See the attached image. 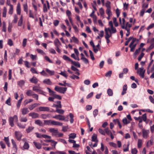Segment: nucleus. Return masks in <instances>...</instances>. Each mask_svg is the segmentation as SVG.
I'll use <instances>...</instances> for the list:
<instances>
[{"label": "nucleus", "instance_id": "obj_58", "mask_svg": "<svg viewBox=\"0 0 154 154\" xmlns=\"http://www.w3.org/2000/svg\"><path fill=\"white\" fill-rule=\"evenodd\" d=\"M89 52L90 53V56L92 60H95V58L91 50H89Z\"/></svg>", "mask_w": 154, "mask_h": 154}, {"label": "nucleus", "instance_id": "obj_27", "mask_svg": "<svg viewBox=\"0 0 154 154\" xmlns=\"http://www.w3.org/2000/svg\"><path fill=\"white\" fill-rule=\"evenodd\" d=\"M29 56L32 60H36L37 59V57L36 55H33L32 54H31L29 55Z\"/></svg>", "mask_w": 154, "mask_h": 154}, {"label": "nucleus", "instance_id": "obj_45", "mask_svg": "<svg viewBox=\"0 0 154 154\" xmlns=\"http://www.w3.org/2000/svg\"><path fill=\"white\" fill-rule=\"evenodd\" d=\"M20 121L22 122H26L27 121V119L26 117H21L20 119Z\"/></svg>", "mask_w": 154, "mask_h": 154}, {"label": "nucleus", "instance_id": "obj_26", "mask_svg": "<svg viewBox=\"0 0 154 154\" xmlns=\"http://www.w3.org/2000/svg\"><path fill=\"white\" fill-rule=\"evenodd\" d=\"M46 71L50 75H54V71L48 69H46Z\"/></svg>", "mask_w": 154, "mask_h": 154}, {"label": "nucleus", "instance_id": "obj_7", "mask_svg": "<svg viewBox=\"0 0 154 154\" xmlns=\"http://www.w3.org/2000/svg\"><path fill=\"white\" fill-rule=\"evenodd\" d=\"M29 115L33 119L38 118L39 117V114L35 112L30 113L29 114Z\"/></svg>", "mask_w": 154, "mask_h": 154}, {"label": "nucleus", "instance_id": "obj_39", "mask_svg": "<svg viewBox=\"0 0 154 154\" xmlns=\"http://www.w3.org/2000/svg\"><path fill=\"white\" fill-rule=\"evenodd\" d=\"M113 21L115 26L116 27H117L119 25V24L117 22L116 18L115 17H113Z\"/></svg>", "mask_w": 154, "mask_h": 154}, {"label": "nucleus", "instance_id": "obj_48", "mask_svg": "<svg viewBox=\"0 0 154 154\" xmlns=\"http://www.w3.org/2000/svg\"><path fill=\"white\" fill-rule=\"evenodd\" d=\"M11 140V143L12 145L13 146V148H15L16 149H17V146L16 145V142L14 141V140L13 139H12Z\"/></svg>", "mask_w": 154, "mask_h": 154}, {"label": "nucleus", "instance_id": "obj_1", "mask_svg": "<svg viewBox=\"0 0 154 154\" xmlns=\"http://www.w3.org/2000/svg\"><path fill=\"white\" fill-rule=\"evenodd\" d=\"M14 121L17 122L18 121V117L16 115H14L13 117H10L9 118V124L11 127H13L14 125Z\"/></svg>", "mask_w": 154, "mask_h": 154}, {"label": "nucleus", "instance_id": "obj_37", "mask_svg": "<svg viewBox=\"0 0 154 154\" xmlns=\"http://www.w3.org/2000/svg\"><path fill=\"white\" fill-rule=\"evenodd\" d=\"M136 41L138 42L139 41V40L135 38H133L131 42L129 44V47H130L131 45H133L134 44L135 42Z\"/></svg>", "mask_w": 154, "mask_h": 154}, {"label": "nucleus", "instance_id": "obj_21", "mask_svg": "<svg viewBox=\"0 0 154 154\" xmlns=\"http://www.w3.org/2000/svg\"><path fill=\"white\" fill-rule=\"evenodd\" d=\"M47 89H48L49 93H50V95L54 97V95L56 93L51 90L49 88H47Z\"/></svg>", "mask_w": 154, "mask_h": 154}, {"label": "nucleus", "instance_id": "obj_12", "mask_svg": "<svg viewBox=\"0 0 154 154\" xmlns=\"http://www.w3.org/2000/svg\"><path fill=\"white\" fill-rule=\"evenodd\" d=\"M71 68L72 70L75 72V74L78 75H79L80 73L79 72V71L78 69L73 66H71Z\"/></svg>", "mask_w": 154, "mask_h": 154}, {"label": "nucleus", "instance_id": "obj_28", "mask_svg": "<svg viewBox=\"0 0 154 154\" xmlns=\"http://www.w3.org/2000/svg\"><path fill=\"white\" fill-rule=\"evenodd\" d=\"M142 140L140 139H139L137 142V147L139 148H140L142 147Z\"/></svg>", "mask_w": 154, "mask_h": 154}, {"label": "nucleus", "instance_id": "obj_64", "mask_svg": "<svg viewBox=\"0 0 154 154\" xmlns=\"http://www.w3.org/2000/svg\"><path fill=\"white\" fill-rule=\"evenodd\" d=\"M98 110L97 109H95L93 112V114L94 117H95L98 114Z\"/></svg>", "mask_w": 154, "mask_h": 154}, {"label": "nucleus", "instance_id": "obj_24", "mask_svg": "<svg viewBox=\"0 0 154 154\" xmlns=\"http://www.w3.org/2000/svg\"><path fill=\"white\" fill-rule=\"evenodd\" d=\"M33 143L37 148L38 149L41 148V145L40 143H38L36 142H34Z\"/></svg>", "mask_w": 154, "mask_h": 154}, {"label": "nucleus", "instance_id": "obj_63", "mask_svg": "<svg viewBox=\"0 0 154 154\" xmlns=\"http://www.w3.org/2000/svg\"><path fill=\"white\" fill-rule=\"evenodd\" d=\"M0 145L3 149L5 148V145L3 141H1L0 142Z\"/></svg>", "mask_w": 154, "mask_h": 154}, {"label": "nucleus", "instance_id": "obj_52", "mask_svg": "<svg viewBox=\"0 0 154 154\" xmlns=\"http://www.w3.org/2000/svg\"><path fill=\"white\" fill-rule=\"evenodd\" d=\"M138 151L136 148L132 149L131 150V153L132 154H137Z\"/></svg>", "mask_w": 154, "mask_h": 154}, {"label": "nucleus", "instance_id": "obj_56", "mask_svg": "<svg viewBox=\"0 0 154 154\" xmlns=\"http://www.w3.org/2000/svg\"><path fill=\"white\" fill-rule=\"evenodd\" d=\"M23 7L24 11L27 13L28 11V6L26 3L23 5Z\"/></svg>", "mask_w": 154, "mask_h": 154}, {"label": "nucleus", "instance_id": "obj_16", "mask_svg": "<svg viewBox=\"0 0 154 154\" xmlns=\"http://www.w3.org/2000/svg\"><path fill=\"white\" fill-rule=\"evenodd\" d=\"M21 112L23 115H25L28 113L29 111L27 108H25L22 109Z\"/></svg>", "mask_w": 154, "mask_h": 154}, {"label": "nucleus", "instance_id": "obj_25", "mask_svg": "<svg viewBox=\"0 0 154 154\" xmlns=\"http://www.w3.org/2000/svg\"><path fill=\"white\" fill-rule=\"evenodd\" d=\"M35 123L40 126H43V123L42 122L39 120H37L35 121Z\"/></svg>", "mask_w": 154, "mask_h": 154}, {"label": "nucleus", "instance_id": "obj_33", "mask_svg": "<svg viewBox=\"0 0 154 154\" xmlns=\"http://www.w3.org/2000/svg\"><path fill=\"white\" fill-rule=\"evenodd\" d=\"M105 134L106 133L107 135H109L111 134V131L109 130V129L108 128H106L104 129Z\"/></svg>", "mask_w": 154, "mask_h": 154}, {"label": "nucleus", "instance_id": "obj_29", "mask_svg": "<svg viewBox=\"0 0 154 154\" xmlns=\"http://www.w3.org/2000/svg\"><path fill=\"white\" fill-rule=\"evenodd\" d=\"M23 16L22 15H21L20 19L19 20L18 23V25L19 26H21L23 23Z\"/></svg>", "mask_w": 154, "mask_h": 154}, {"label": "nucleus", "instance_id": "obj_49", "mask_svg": "<svg viewBox=\"0 0 154 154\" xmlns=\"http://www.w3.org/2000/svg\"><path fill=\"white\" fill-rule=\"evenodd\" d=\"M56 111L57 113L61 114H63L64 112V110L58 109H57Z\"/></svg>", "mask_w": 154, "mask_h": 154}, {"label": "nucleus", "instance_id": "obj_57", "mask_svg": "<svg viewBox=\"0 0 154 154\" xmlns=\"http://www.w3.org/2000/svg\"><path fill=\"white\" fill-rule=\"evenodd\" d=\"M13 12V6H11V7H10V8L9 10L8 13L11 15L12 14Z\"/></svg>", "mask_w": 154, "mask_h": 154}, {"label": "nucleus", "instance_id": "obj_60", "mask_svg": "<svg viewBox=\"0 0 154 154\" xmlns=\"http://www.w3.org/2000/svg\"><path fill=\"white\" fill-rule=\"evenodd\" d=\"M98 131L101 134L104 135H105V133L104 130H103L101 128H99L98 130Z\"/></svg>", "mask_w": 154, "mask_h": 154}, {"label": "nucleus", "instance_id": "obj_51", "mask_svg": "<svg viewBox=\"0 0 154 154\" xmlns=\"http://www.w3.org/2000/svg\"><path fill=\"white\" fill-rule=\"evenodd\" d=\"M17 125L20 128H25V125H22L21 123L17 122Z\"/></svg>", "mask_w": 154, "mask_h": 154}, {"label": "nucleus", "instance_id": "obj_31", "mask_svg": "<svg viewBox=\"0 0 154 154\" xmlns=\"http://www.w3.org/2000/svg\"><path fill=\"white\" fill-rule=\"evenodd\" d=\"M141 118L143 120L144 122H145L146 123H148V122L146 121V119H147V117H146V114L145 113L144 114H143L142 117Z\"/></svg>", "mask_w": 154, "mask_h": 154}, {"label": "nucleus", "instance_id": "obj_53", "mask_svg": "<svg viewBox=\"0 0 154 154\" xmlns=\"http://www.w3.org/2000/svg\"><path fill=\"white\" fill-rule=\"evenodd\" d=\"M134 119L136 120H139V123H141L142 122L143 120L141 117H134Z\"/></svg>", "mask_w": 154, "mask_h": 154}, {"label": "nucleus", "instance_id": "obj_23", "mask_svg": "<svg viewBox=\"0 0 154 154\" xmlns=\"http://www.w3.org/2000/svg\"><path fill=\"white\" fill-rule=\"evenodd\" d=\"M153 139H151L149 140L146 143V147H148L152 145L153 144Z\"/></svg>", "mask_w": 154, "mask_h": 154}, {"label": "nucleus", "instance_id": "obj_5", "mask_svg": "<svg viewBox=\"0 0 154 154\" xmlns=\"http://www.w3.org/2000/svg\"><path fill=\"white\" fill-rule=\"evenodd\" d=\"M53 118L57 119L62 121L64 120L65 119L64 116L60 115H56L54 116H53Z\"/></svg>", "mask_w": 154, "mask_h": 154}, {"label": "nucleus", "instance_id": "obj_10", "mask_svg": "<svg viewBox=\"0 0 154 154\" xmlns=\"http://www.w3.org/2000/svg\"><path fill=\"white\" fill-rule=\"evenodd\" d=\"M39 105L40 104L39 103H35L30 105L29 106V108L30 110H32L35 107Z\"/></svg>", "mask_w": 154, "mask_h": 154}, {"label": "nucleus", "instance_id": "obj_54", "mask_svg": "<svg viewBox=\"0 0 154 154\" xmlns=\"http://www.w3.org/2000/svg\"><path fill=\"white\" fill-rule=\"evenodd\" d=\"M72 39L73 40V42L74 43L78 44L79 43V40L78 39L74 36H73L72 38Z\"/></svg>", "mask_w": 154, "mask_h": 154}, {"label": "nucleus", "instance_id": "obj_61", "mask_svg": "<svg viewBox=\"0 0 154 154\" xmlns=\"http://www.w3.org/2000/svg\"><path fill=\"white\" fill-rule=\"evenodd\" d=\"M5 103L8 104L9 106H11V105L10 97H9L7 100L6 101Z\"/></svg>", "mask_w": 154, "mask_h": 154}, {"label": "nucleus", "instance_id": "obj_34", "mask_svg": "<svg viewBox=\"0 0 154 154\" xmlns=\"http://www.w3.org/2000/svg\"><path fill=\"white\" fill-rule=\"evenodd\" d=\"M107 93L108 95L110 96H112L113 94V93L112 90L110 88L108 89L107 90Z\"/></svg>", "mask_w": 154, "mask_h": 154}, {"label": "nucleus", "instance_id": "obj_9", "mask_svg": "<svg viewBox=\"0 0 154 154\" xmlns=\"http://www.w3.org/2000/svg\"><path fill=\"white\" fill-rule=\"evenodd\" d=\"M119 24L121 26L122 28H124L125 27L124 26V24L125 23V20L124 18H123L122 19V22L121 17L119 18Z\"/></svg>", "mask_w": 154, "mask_h": 154}, {"label": "nucleus", "instance_id": "obj_15", "mask_svg": "<svg viewBox=\"0 0 154 154\" xmlns=\"http://www.w3.org/2000/svg\"><path fill=\"white\" fill-rule=\"evenodd\" d=\"M17 14L20 15L21 13L20 5V3H18L17 7Z\"/></svg>", "mask_w": 154, "mask_h": 154}, {"label": "nucleus", "instance_id": "obj_11", "mask_svg": "<svg viewBox=\"0 0 154 154\" xmlns=\"http://www.w3.org/2000/svg\"><path fill=\"white\" fill-rule=\"evenodd\" d=\"M51 124L54 125L61 126L63 125V123L60 122L52 120Z\"/></svg>", "mask_w": 154, "mask_h": 154}, {"label": "nucleus", "instance_id": "obj_2", "mask_svg": "<svg viewBox=\"0 0 154 154\" xmlns=\"http://www.w3.org/2000/svg\"><path fill=\"white\" fill-rule=\"evenodd\" d=\"M67 89V88L66 87H62L57 86H56L54 88L55 91L63 94H64L65 93Z\"/></svg>", "mask_w": 154, "mask_h": 154}, {"label": "nucleus", "instance_id": "obj_35", "mask_svg": "<svg viewBox=\"0 0 154 154\" xmlns=\"http://www.w3.org/2000/svg\"><path fill=\"white\" fill-rule=\"evenodd\" d=\"M7 10L5 7H4L2 14V17H5L6 16Z\"/></svg>", "mask_w": 154, "mask_h": 154}, {"label": "nucleus", "instance_id": "obj_43", "mask_svg": "<svg viewBox=\"0 0 154 154\" xmlns=\"http://www.w3.org/2000/svg\"><path fill=\"white\" fill-rule=\"evenodd\" d=\"M60 74L66 78H67L68 77V75L66 73V72L65 71L63 72L61 71V72L60 73Z\"/></svg>", "mask_w": 154, "mask_h": 154}, {"label": "nucleus", "instance_id": "obj_19", "mask_svg": "<svg viewBox=\"0 0 154 154\" xmlns=\"http://www.w3.org/2000/svg\"><path fill=\"white\" fill-rule=\"evenodd\" d=\"M29 80L31 82L35 84L37 83L38 81L37 79L34 76L30 79Z\"/></svg>", "mask_w": 154, "mask_h": 154}, {"label": "nucleus", "instance_id": "obj_62", "mask_svg": "<svg viewBox=\"0 0 154 154\" xmlns=\"http://www.w3.org/2000/svg\"><path fill=\"white\" fill-rule=\"evenodd\" d=\"M22 101V98H21L18 101V102L17 104V106L18 109H19L20 107Z\"/></svg>", "mask_w": 154, "mask_h": 154}, {"label": "nucleus", "instance_id": "obj_55", "mask_svg": "<svg viewBox=\"0 0 154 154\" xmlns=\"http://www.w3.org/2000/svg\"><path fill=\"white\" fill-rule=\"evenodd\" d=\"M112 74V71L111 70H110L106 73L105 76L106 77H110Z\"/></svg>", "mask_w": 154, "mask_h": 154}, {"label": "nucleus", "instance_id": "obj_6", "mask_svg": "<svg viewBox=\"0 0 154 154\" xmlns=\"http://www.w3.org/2000/svg\"><path fill=\"white\" fill-rule=\"evenodd\" d=\"M49 131L51 133L53 136H57L58 131L57 129H55L54 128H51L49 129Z\"/></svg>", "mask_w": 154, "mask_h": 154}, {"label": "nucleus", "instance_id": "obj_44", "mask_svg": "<svg viewBox=\"0 0 154 154\" xmlns=\"http://www.w3.org/2000/svg\"><path fill=\"white\" fill-rule=\"evenodd\" d=\"M63 58L64 60H68L71 62L72 60L69 57L66 55H64L63 56Z\"/></svg>", "mask_w": 154, "mask_h": 154}, {"label": "nucleus", "instance_id": "obj_40", "mask_svg": "<svg viewBox=\"0 0 154 154\" xmlns=\"http://www.w3.org/2000/svg\"><path fill=\"white\" fill-rule=\"evenodd\" d=\"M26 94L28 96H32V94H34L33 92L31 90H28L26 92Z\"/></svg>", "mask_w": 154, "mask_h": 154}, {"label": "nucleus", "instance_id": "obj_20", "mask_svg": "<svg viewBox=\"0 0 154 154\" xmlns=\"http://www.w3.org/2000/svg\"><path fill=\"white\" fill-rule=\"evenodd\" d=\"M2 31L5 32L6 31V23L5 21H3L2 22Z\"/></svg>", "mask_w": 154, "mask_h": 154}, {"label": "nucleus", "instance_id": "obj_50", "mask_svg": "<svg viewBox=\"0 0 154 154\" xmlns=\"http://www.w3.org/2000/svg\"><path fill=\"white\" fill-rule=\"evenodd\" d=\"M92 140L97 142H98V140H97V136L96 135H94L92 136Z\"/></svg>", "mask_w": 154, "mask_h": 154}, {"label": "nucleus", "instance_id": "obj_18", "mask_svg": "<svg viewBox=\"0 0 154 154\" xmlns=\"http://www.w3.org/2000/svg\"><path fill=\"white\" fill-rule=\"evenodd\" d=\"M43 82L48 85H51L52 84V82L50 81V79H44L43 81Z\"/></svg>", "mask_w": 154, "mask_h": 154}, {"label": "nucleus", "instance_id": "obj_32", "mask_svg": "<svg viewBox=\"0 0 154 154\" xmlns=\"http://www.w3.org/2000/svg\"><path fill=\"white\" fill-rule=\"evenodd\" d=\"M29 144L26 142H25L23 146V147L24 149H28L29 148Z\"/></svg>", "mask_w": 154, "mask_h": 154}, {"label": "nucleus", "instance_id": "obj_13", "mask_svg": "<svg viewBox=\"0 0 154 154\" xmlns=\"http://www.w3.org/2000/svg\"><path fill=\"white\" fill-rule=\"evenodd\" d=\"M54 43L56 47H60L61 45V43L57 38H56L54 40Z\"/></svg>", "mask_w": 154, "mask_h": 154}, {"label": "nucleus", "instance_id": "obj_47", "mask_svg": "<svg viewBox=\"0 0 154 154\" xmlns=\"http://www.w3.org/2000/svg\"><path fill=\"white\" fill-rule=\"evenodd\" d=\"M34 127L30 126L28 128L26 129V131L27 133H29L31 132L34 129Z\"/></svg>", "mask_w": 154, "mask_h": 154}, {"label": "nucleus", "instance_id": "obj_3", "mask_svg": "<svg viewBox=\"0 0 154 154\" xmlns=\"http://www.w3.org/2000/svg\"><path fill=\"white\" fill-rule=\"evenodd\" d=\"M15 137L18 140H20L21 139L22 136V134L19 131H15L14 132Z\"/></svg>", "mask_w": 154, "mask_h": 154}, {"label": "nucleus", "instance_id": "obj_17", "mask_svg": "<svg viewBox=\"0 0 154 154\" xmlns=\"http://www.w3.org/2000/svg\"><path fill=\"white\" fill-rule=\"evenodd\" d=\"M25 81L22 80H20L17 82V85L21 88H22L25 84Z\"/></svg>", "mask_w": 154, "mask_h": 154}, {"label": "nucleus", "instance_id": "obj_42", "mask_svg": "<svg viewBox=\"0 0 154 154\" xmlns=\"http://www.w3.org/2000/svg\"><path fill=\"white\" fill-rule=\"evenodd\" d=\"M33 101V100L31 99H30L29 100H26L24 101V104L25 105H26L27 104L32 102Z\"/></svg>", "mask_w": 154, "mask_h": 154}, {"label": "nucleus", "instance_id": "obj_8", "mask_svg": "<svg viewBox=\"0 0 154 154\" xmlns=\"http://www.w3.org/2000/svg\"><path fill=\"white\" fill-rule=\"evenodd\" d=\"M39 109L41 111H49V108L48 107L40 106L39 108Z\"/></svg>", "mask_w": 154, "mask_h": 154}, {"label": "nucleus", "instance_id": "obj_59", "mask_svg": "<svg viewBox=\"0 0 154 154\" xmlns=\"http://www.w3.org/2000/svg\"><path fill=\"white\" fill-rule=\"evenodd\" d=\"M51 145L52 146H54V149L55 148V146L56 144L57 143V142L53 140H51Z\"/></svg>", "mask_w": 154, "mask_h": 154}, {"label": "nucleus", "instance_id": "obj_38", "mask_svg": "<svg viewBox=\"0 0 154 154\" xmlns=\"http://www.w3.org/2000/svg\"><path fill=\"white\" fill-rule=\"evenodd\" d=\"M111 2L109 1H107L105 4V6L107 8V9L111 8L110 6Z\"/></svg>", "mask_w": 154, "mask_h": 154}, {"label": "nucleus", "instance_id": "obj_4", "mask_svg": "<svg viewBox=\"0 0 154 154\" xmlns=\"http://www.w3.org/2000/svg\"><path fill=\"white\" fill-rule=\"evenodd\" d=\"M149 131L148 130H145L143 129L142 130V134L143 137L144 138L146 139L149 137Z\"/></svg>", "mask_w": 154, "mask_h": 154}, {"label": "nucleus", "instance_id": "obj_22", "mask_svg": "<svg viewBox=\"0 0 154 154\" xmlns=\"http://www.w3.org/2000/svg\"><path fill=\"white\" fill-rule=\"evenodd\" d=\"M71 63L72 64L80 68V64L78 62H76L72 60Z\"/></svg>", "mask_w": 154, "mask_h": 154}, {"label": "nucleus", "instance_id": "obj_30", "mask_svg": "<svg viewBox=\"0 0 154 154\" xmlns=\"http://www.w3.org/2000/svg\"><path fill=\"white\" fill-rule=\"evenodd\" d=\"M153 48H154V44H151L149 47L146 49V52H148Z\"/></svg>", "mask_w": 154, "mask_h": 154}, {"label": "nucleus", "instance_id": "obj_36", "mask_svg": "<svg viewBox=\"0 0 154 154\" xmlns=\"http://www.w3.org/2000/svg\"><path fill=\"white\" fill-rule=\"evenodd\" d=\"M71 56L72 57L74 58L75 60L79 61L80 60L79 56H75L74 54H71Z\"/></svg>", "mask_w": 154, "mask_h": 154}, {"label": "nucleus", "instance_id": "obj_14", "mask_svg": "<svg viewBox=\"0 0 154 154\" xmlns=\"http://www.w3.org/2000/svg\"><path fill=\"white\" fill-rule=\"evenodd\" d=\"M124 26L125 28L122 29H125L126 30L127 29H130L132 25L131 24L129 23L128 22L126 23L125 25V23L124 24Z\"/></svg>", "mask_w": 154, "mask_h": 154}, {"label": "nucleus", "instance_id": "obj_41", "mask_svg": "<svg viewBox=\"0 0 154 154\" xmlns=\"http://www.w3.org/2000/svg\"><path fill=\"white\" fill-rule=\"evenodd\" d=\"M76 137V134L75 133H71L69 135V139H74Z\"/></svg>", "mask_w": 154, "mask_h": 154}, {"label": "nucleus", "instance_id": "obj_46", "mask_svg": "<svg viewBox=\"0 0 154 154\" xmlns=\"http://www.w3.org/2000/svg\"><path fill=\"white\" fill-rule=\"evenodd\" d=\"M111 8L107 9L106 12L107 14L109 16H111L112 15V12L110 10Z\"/></svg>", "mask_w": 154, "mask_h": 154}]
</instances>
